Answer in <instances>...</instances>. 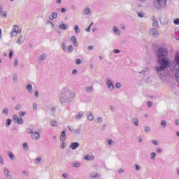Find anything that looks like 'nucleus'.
Instances as JSON below:
<instances>
[{
  "label": "nucleus",
  "instance_id": "f257e3e1",
  "mask_svg": "<svg viewBox=\"0 0 179 179\" xmlns=\"http://www.w3.org/2000/svg\"><path fill=\"white\" fill-rule=\"evenodd\" d=\"M156 59L158 65L155 68L159 79L164 80L169 72L167 69L171 66V61L169 58V50L164 48H159L156 50Z\"/></svg>",
  "mask_w": 179,
  "mask_h": 179
},
{
  "label": "nucleus",
  "instance_id": "f03ea898",
  "mask_svg": "<svg viewBox=\"0 0 179 179\" xmlns=\"http://www.w3.org/2000/svg\"><path fill=\"white\" fill-rule=\"evenodd\" d=\"M76 97L75 92L68 88H64L62 90V94L59 98V103L64 104V103H71L73 99Z\"/></svg>",
  "mask_w": 179,
  "mask_h": 179
},
{
  "label": "nucleus",
  "instance_id": "7ed1b4c3",
  "mask_svg": "<svg viewBox=\"0 0 179 179\" xmlns=\"http://www.w3.org/2000/svg\"><path fill=\"white\" fill-rule=\"evenodd\" d=\"M167 5V0H154V6L156 9H163Z\"/></svg>",
  "mask_w": 179,
  "mask_h": 179
},
{
  "label": "nucleus",
  "instance_id": "20e7f679",
  "mask_svg": "<svg viewBox=\"0 0 179 179\" xmlns=\"http://www.w3.org/2000/svg\"><path fill=\"white\" fill-rule=\"evenodd\" d=\"M106 86L108 90L110 92H113L114 90V82L113 81V79L110 78H106Z\"/></svg>",
  "mask_w": 179,
  "mask_h": 179
},
{
  "label": "nucleus",
  "instance_id": "39448f33",
  "mask_svg": "<svg viewBox=\"0 0 179 179\" xmlns=\"http://www.w3.org/2000/svg\"><path fill=\"white\" fill-rule=\"evenodd\" d=\"M29 134H31V138L32 139H35V141H38L41 138L40 133L38 131H33V130H31Z\"/></svg>",
  "mask_w": 179,
  "mask_h": 179
},
{
  "label": "nucleus",
  "instance_id": "423d86ee",
  "mask_svg": "<svg viewBox=\"0 0 179 179\" xmlns=\"http://www.w3.org/2000/svg\"><path fill=\"white\" fill-rule=\"evenodd\" d=\"M3 173L4 175L6 176V178L8 179H13V176L10 174V171H9V169L4 167L3 168Z\"/></svg>",
  "mask_w": 179,
  "mask_h": 179
},
{
  "label": "nucleus",
  "instance_id": "0eeeda50",
  "mask_svg": "<svg viewBox=\"0 0 179 179\" xmlns=\"http://www.w3.org/2000/svg\"><path fill=\"white\" fill-rule=\"evenodd\" d=\"M13 120L14 121V122H17L20 125H22V124H23V118L22 117H19V116H17V115H14L13 116Z\"/></svg>",
  "mask_w": 179,
  "mask_h": 179
},
{
  "label": "nucleus",
  "instance_id": "6e6552de",
  "mask_svg": "<svg viewBox=\"0 0 179 179\" xmlns=\"http://www.w3.org/2000/svg\"><path fill=\"white\" fill-rule=\"evenodd\" d=\"M149 33L150 36H152V37H159V36H160L159 34V30L156 29L155 28L151 29Z\"/></svg>",
  "mask_w": 179,
  "mask_h": 179
},
{
  "label": "nucleus",
  "instance_id": "1a4fd4ad",
  "mask_svg": "<svg viewBox=\"0 0 179 179\" xmlns=\"http://www.w3.org/2000/svg\"><path fill=\"white\" fill-rule=\"evenodd\" d=\"M45 58H47V54L43 53L38 57V64H42V62H44L45 61Z\"/></svg>",
  "mask_w": 179,
  "mask_h": 179
},
{
  "label": "nucleus",
  "instance_id": "9d476101",
  "mask_svg": "<svg viewBox=\"0 0 179 179\" xmlns=\"http://www.w3.org/2000/svg\"><path fill=\"white\" fill-rule=\"evenodd\" d=\"M58 27L59 29H60L61 30H64L66 31L68 28L69 26L67 24L64 23L63 22H60L58 24Z\"/></svg>",
  "mask_w": 179,
  "mask_h": 179
},
{
  "label": "nucleus",
  "instance_id": "9b49d317",
  "mask_svg": "<svg viewBox=\"0 0 179 179\" xmlns=\"http://www.w3.org/2000/svg\"><path fill=\"white\" fill-rule=\"evenodd\" d=\"M84 160H87V162L93 161L94 160V155L92 153L87 154L84 157Z\"/></svg>",
  "mask_w": 179,
  "mask_h": 179
},
{
  "label": "nucleus",
  "instance_id": "f8f14e48",
  "mask_svg": "<svg viewBox=\"0 0 179 179\" xmlns=\"http://www.w3.org/2000/svg\"><path fill=\"white\" fill-rule=\"evenodd\" d=\"M58 17V13L57 12H52L50 15L48 16L49 20H55Z\"/></svg>",
  "mask_w": 179,
  "mask_h": 179
},
{
  "label": "nucleus",
  "instance_id": "ddd939ff",
  "mask_svg": "<svg viewBox=\"0 0 179 179\" xmlns=\"http://www.w3.org/2000/svg\"><path fill=\"white\" fill-rule=\"evenodd\" d=\"M61 142H65L66 141V131L64 130L60 134Z\"/></svg>",
  "mask_w": 179,
  "mask_h": 179
},
{
  "label": "nucleus",
  "instance_id": "4468645a",
  "mask_svg": "<svg viewBox=\"0 0 179 179\" xmlns=\"http://www.w3.org/2000/svg\"><path fill=\"white\" fill-rule=\"evenodd\" d=\"M112 30L115 36H120L121 31H120V28H118V27L114 26Z\"/></svg>",
  "mask_w": 179,
  "mask_h": 179
},
{
  "label": "nucleus",
  "instance_id": "2eb2a0df",
  "mask_svg": "<svg viewBox=\"0 0 179 179\" xmlns=\"http://www.w3.org/2000/svg\"><path fill=\"white\" fill-rule=\"evenodd\" d=\"M84 113L83 111H79L77 115H76L75 116V120H76V121H79L80 120H82V117H83Z\"/></svg>",
  "mask_w": 179,
  "mask_h": 179
},
{
  "label": "nucleus",
  "instance_id": "dca6fc26",
  "mask_svg": "<svg viewBox=\"0 0 179 179\" xmlns=\"http://www.w3.org/2000/svg\"><path fill=\"white\" fill-rule=\"evenodd\" d=\"M24 40H26V36L21 35L17 41V43H18V44H20V45L21 44H23V43H24Z\"/></svg>",
  "mask_w": 179,
  "mask_h": 179
},
{
  "label": "nucleus",
  "instance_id": "f3484780",
  "mask_svg": "<svg viewBox=\"0 0 179 179\" xmlns=\"http://www.w3.org/2000/svg\"><path fill=\"white\" fill-rule=\"evenodd\" d=\"M79 143L74 142L70 145V148L71 149H73V150H76V149H78V148H79Z\"/></svg>",
  "mask_w": 179,
  "mask_h": 179
},
{
  "label": "nucleus",
  "instance_id": "a211bd4d",
  "mask_svg": "<svg viewBox=\"0 0 179 179\" xmlns=\"http://www.w3.org/2000/svg\"><path fill=\"white\" fill-rule=\"evenodd\" d=\"M87 118L89 121H93V120H94V116L93 115V113H92V111L87 112Z\"/></svg>",
  "mask_w": 179,
  "mask_h": 179
},
{
  "label": "nucleus",
  "instance_id": "6ab92c4d",
  "mask_svg": "<svg viewBox=\"0 0 179 179\" xmlns=\"http://www.w3.org/2000/svg\"><path fill=\"white\" fill-rule=\"evenodd\" d=\"M26 89L29 94L33 93V85H31V84L28 83L26 86Z\"/></svg>",
  "mask_w": 179,
  "mask_h": 179
},
{
  "label": "nucleus",
  "instance_id": "aec40b11",
  "mask_svg": "<svg viewBox=\"0 0 179 179\" xmlns=\"http://www.w3.org/2000/svg\"><path fill=\"white\" fill-rule=\"evenodd\" d=\"M152 19L153 21V22H152L153 27H157V26H159V21L157 20V19H156V17H155V16H153L152 17Z\"/></svg>",
  "mask_w": 179,
  "mask_h": 179
},
{
  "label": "nucleus",
  "instance_id": "412c9836",
  "mask_svg": "<svg viewBox=\"0 0 179 179\" xmlns=\"http://www.w3.org/2000/svg\"><path fill=\"white\" fill-rule=\"evenodd\" d=\"M90 177H91V178H100L101 175L100 173L93 172L90 173Z\"/></svg>",
  "mask_w": 179,
  "mask_h": 179
},
{
  "label": "nucleus",
  "instance_id": "4be33fe9",
  "mask_svg": "<svg viewBox=\"0 0 179 179\" xmlns=\"http://www.w3.org/2000/svg\"><path fill=\"white\" fill-rule=\"evenodd\" d=\"M131 122L133 125H135V127H138L139 126V120H138L137 117H134L132 119Z\"/></svg>",
  "mask_w": 179,
  "mask_h": 179
},
{
  "label": "nucleus",
  "instance_id": "5701e85b",
  "mask_svg": "<svg viewBox=\"0 0 179 179\" xmlns=\"http://www.w3.org/2000/svg\"><path fill=\"white\" fill-rule=\"evenodd\" d=\"M162 24H167L169 23V19L166 17H162L160 20Z\"/></svg>",
  "mask_w": 179,
  "mask_h": 179
},
{
  "label": "nucleus",
  "instance_id": "b1692460",
  "mask_svg": "<svg viewBox=\"0 0 179 179\" xmlns=\"http://www.w3.org/2000/svg\"><path fill=\"white\" fill-rule=\"evenodd\" d=\"M84 13L89 16V15H92V10H90V8L87 7L84 10Z\"/></svg>",
  "mask_w": 179,
  "mask_h": 179
},
{
  "label": "nucleus",
  "instance_id": "393cba45",
  "mask_svg": "<svg viewBox=\"0 0 179 179\" xmlns=\"http://www.w3.org/2000/svg\"><path fill=\"white\" fill-rule=\"evenodd\" d=\"M71 41L75 47H78V40L75 36H71Z\"/></svg>",
  "mask_w": 179,
  "mask_h": 179
},
{
  "label": "nucleus",
  "instance_id": "a878e982",
  "mask_svg": "<svg viewBox=\"0 0 179 179\" xmlns=\"http://www.w3.org/2000/svg\"><path fill=\"white\" fill-rule=\"evenodd\" d=\"M85 92L87 93H92V92H93V85L87 86L85 87Z\"/></svg>",
  "mask_w": 179,
  "mask_h": 179
},
{
  "label": "nucleus",
  "instance_id": "bb28decb",
  "mask_svg": "<svg viewBox=\"0 0 179 179\" xmlns=\"http://www.w3.org/2000/svg\"><path fill=\"white\" fill-rule=\"evenodd\" d=\"M150 160H156V156H157V154L155 152H150Z\"/></svg>",
  "mask_w": 179,
  "mask_h": 179
},
{
  "label": "nucleus",
  "instance_id": "cd10ccee",
  "mask_svg": "<svg viewBox=\"0 0 179 179\" xmlns=\"http://www.w3.org/2000/svg\"><path fill=\"white\" fill-rule=\"evenodd\" d=\"M82 129L80 127L74 129V133L76 135H80L82 134Z\"/></svg>",
  "mask_w": 179,
  "mask_h": 179
},
{
  "label": "nucleus",
  "instance_id": "c85d7f7f",
  "mask_svg": "<svg viewBox=\"0 0 179 179\" xmlns=\"http://www.w3.org/2000/svg\"><path fill=\"white\" fill-rule=\"evenodd\" d=\"M51 127H58V122L55 120H53L50 122Z\"/></svg>",
  "mask_w": 179,
  "mask_h": 179
},
{
  "label": "nucleus",
  "instance_id": "c756f323",
  "mask_svg": "<svg viewBox=\"0 0 179 179\" xmlns=\"http://www.w3.org/2000/svg\"><path fill=\"white\" fill-rule=\"evenodd\" d=\"M107 143H108V145H109V146H114V145H115L114 141H113V139H111V138H108L107 140Z\"/></svg>",
  "mask_w": 179,
  "mask_h": 179
},
{
  "label": "nucleus",
  "instance_id": "7c9ffc66",
  "mask_svg": "<svg viewBox=\"0 0 179 179\" xmlns=\"http://www.w3.org/2000/svg\"><path fill=\"white\" fill-rule=\"evenodd\" d=\"M12 31H15V32H16V33H20V32H19V26H17V25H14V26L13 27Z\"/></svg>",
  "mask_w": 179,
  "mask_h": 179
},
{
  "label": "nucleus",
  "instance_id": "2f4dec72",
  "mask_svg": "<svg viewBox=\"0 0 179 179\" xmlns=\"http://www.w3.org/2000/svg\"><path fill=\"white\" fill-rule=\"evenodd\" d=\"M13 83H17L19 82V80H17V74L13 75Z\"/></svg>",
  "mask_w": 179,
  "mask_h": 179
},
{
  "label": "nucleus",
  "instance_id": "473e14b6",
  "mask_svg": "<svg viewBox=\"0 0 179 179\" xmlns=\"http://www.w3.org/2000/svg\"><path fill=\"white\" fill-rule=\"evenodd\" d=\"M22 147L25 152H27L29 150V145H27V143H24L22 144Z\"/></svg>",
  "mask_w": 179,
  "mask_h": 179
},
{
  "label": "nucleus",
  "instance_id": "72a5a7b5",
  "mask_svg": "<svg viewBox=\"0 0 179 179\" xmlns=\"http://www.w3.org/2000/svg\"><path fill=\"white\" fill-rule=\"evenodd\" d=\"M73 50H74V48H73V45H70L67 48L68 52H72V51H73Z\"/></svg>",
  "mask_w": 179,
  "mask_h": 179
},
{
  "label": "nucleus",
  "instance_id": "f704fd0d",
  "mask_svg": "<svg viewBox=\"0 0 179 179\" xmlns=\"http://www.w3.org/2000/svg\"><path fill=\"white\" fill-rule=\"evenodd\" d=\"M161 126L162 127V128H166L167 127V122H166V120H162Z\"/></svg>",
  "mask_w": 179,
  "mask_h": 179
},
{
  "label": "nucleus",
  "instance_id": "c9c22d12",
  "mask_svg": "<svg viewBox=\"0 0 179 179\" xmlns=\"http://www.w3.org/2000/svg\"><path fill=\"white\" fill-rule=\"evenodd\" d=\"M8 156L10 157V160H15V155L12 152H9Z\"/></svg>",
  "mask_w": 179,
  "mask_h": 179
},
{
  "label": "nucleus",
  "instance_id": "e433bc0d",
  "mask_svg": "<svg viewBox=\"0 0 179 179\" xmlns=\"http://www.w3.org/2000/svg\"><path fill=\"white\" fill-rule=\"evenodd\" d=\"M71 166H72V167L79 168V167H80V163L76 162V163L72 164Z\"/></svg>",
  "mask_w": 179,
  "mask_h": 179
},
{
  "label": "nucleus",
  "instance_id": "4c0bfd02",
  "mask_svg": "<svg viewBox=\"0 0 179 179\" xmlns=\"http://www.w3.org/2000/svg\"><path fill=\"white\" fill-rule=\"evenodd\" d=\"M3 114H4V115H8V114H9V110H8V108L3 109Z\"/></svg>",
  "mask_w": 179,
  "mask_h": 179
},
{
  "label": "nucleus",
  "instance_id": "58836bf2",
  "mask_svg": "<svg viewBox=\"0 0 179 179\" xmlns=\"http://www.w3.org/2000/svg\"><path fill=\"white\" fill-rule=\"evenodd\" d=\"M75 31L76 34H79V33H80V29H79V26L78 25L75 26Z\"/></svg>",
  "mask_w": 179,
  "mask_h": 179
},
{
  "label": "nucleus",
  "instance_id": "ea45409f",
  "mask_svg": "<svg viewBox=\"0 0 179 179\" xmlns=\"http://www.w3.org/2000/svg\"><path fill=\"white\" fill-rule=\"evenodd\" d=\"M12 124V120L11 119H7L6 123V127H9Z\"/></svg>",
  "mask_w": 179,
  "mask_h": 179
},
{
  "label": "nucleus",
  "instance_id": "a19ab883",
  "mask_svg": "<svg viewBox=\"0 0 179 179\" xmlns=\"http://www.w3.org/2000/svg\"><path fill=\"white\" fill-rule=\"evenodd\" d=\"M65 146H66V143H65V141H62V143H60V148L65 149Z\"/></svg>",
  "mask_w": 179,
  "mask_h": 179
},
{
  "label": "nucleus",
  "instance_id": "79ce46f5",
  "mask_svg": "<svg viewBox=\"0 0 179 179\" xmlns=\"http://www.w3.org/2000/svg\"><path fill=\"white\" fill-rule=\"evenodd\" d=\"M46 24H50L51 26V27H52V29H54V27H55V25L54 24V23H52V22L48 20L46 21Z\"/></svg>",
  "mask_w": 179,
  "mask_h": 179
},
{
  "label": "nucleus",
  "instance_id": "37998d69",
  "mask_svg": "<svg viewBox=\"0 0 179 179\" xmlns=\"http://www.w3.org/2000/svg\"><path fill=\"white\" fill-rule=\"evenodd\" d=\"M20 108H22V105L20 103L17 104L15 107V110H16V111H19Z\"/></svg>",
  "mask_w": 179,
  "mask_h": 179
},
{
  "label": "nucleus",
  "instance_id": "c03bdc74",
  "mask_svg": "<svg viewBox=\"0 0 179 179\" xmlns=\"http://www.w3.org/2000/svg\"><path fill=\"white\" fill-rule=\"evenodd\" d=\"M41 163V157H38L35 159L36 164H40Z\"/></svg>",
  "mask_w": 179,
  "mask_h": 179
},
{
  "label": "nucleus",
  "instance_id": "a18cd8bd",
  "mask_svg": "<svg viewBox=\"0 0 179 179\" xmlns=\"http://www.w3.org/2000/svg\"><path fill=\"white\" fill-rule=\"evenodd\" d=\"M18 33L19 32H15V31H12L10 33V36H11L12 38H13V37H16V36H17Z\"/></svg>",
  "mask_w": 179,
  "mask_h": 179
},
{
  "label": "nucleus",
  "instance_id": "49530a36",
  "mask_svg": "<svg viewBox=\"0 0 179 179\" xmlns=\"http://www.w3.org/2000/svg\"><path fill=\"white\" fill-rule=\"evenodd\" d=\"M14 66H15V68H16V67H17L18 66V65H19V62L17 61V59H15V60H14Z\"/></svg>",
  "mask_w": 179,
  "mask_h": 179
},
{
  "label": "nucleus",
  "instance_id": "de8ad7c7",
  "mask_svg": "<svg viewBox=\"0 0 179 179\" xmlns=\"http://www.w3.org/2000/svg\"><path fill=\"white\" fill-rule=\"evenodd\" d=\"M144 131H145V132H150V131H151L150 127L145 126L144 127Z\"/></svg>",
  "mask_w": 179,
  "mask_h": 179
},
{
  "label": "nucleus",
  "instance_id": "09e8293b",
  "mask_svg": "<svg viewBox=\"0 0 179 179\" xmlns=\"http://www.w3.org/2000/svg\"><path fill=\"white\" fill-rule=\"evenodd\" d=\"M134 169L136 171H139V170H141V166L138 164H134Z\"/></svg>",
  "mask_w": 179,
  "mask_h": 179
},
{
  "label": "nucleus",
  "instance_id": "8fccbe9b",
  "mask_svg": "<svg viewBox=\"0 0 179 179\" xmlns=\"http://www.w3.org/2000/svg\"><path fill=\"white\" fill-rule=\"evenodd\" d=\"M68 129H69V131H71L72 132V134H74V132H75V129H73V127H72L71 126H69V127H68Z\"/></svg>",
  "mask_w": 179,
  "mask_h": 179
},
{
  "label": "nucleus",
  "instance_id": "3c124183",
  "mask_svg": "<svg viewBox=\"0 0 179 179\" xmlns=\"http://www.w3.org/2000/svg\"><path fill=\"white\" fill-rule=\"evenodd\" d=\"M115 88L116 89H121V83H116Z\"/></svg>",
  "mask_w": 179,
  "mask_h": 179
},
{
  "label": "nucleus",
  "instance_id": "603ef678",
  "mask_svg": "<svg viewBox=\"0 0 179 179\" xmlns=\"http://www.w3.org/2000/svg\"><path fill=\"white\" fill-rule=\"evenodd\" d=\"M137 15L139 17H143V16H145V13H143V12L137 13Z\"/></svg>",
  "mask_w": 179,
  "mask_h": 179
},
{
  "label": "nucleus",
  "instance_id": "864d4df0",
  "mask_svg": "<svg viewBox=\"0 0 179 179\" xmlns=\"http://www.w3.org/2000/svg\"><path fill=\"white\" fill-rule=\"evenodd\" d=\"M76 65H80V64H82V60L80 59H77L76 60Z\"/></svg>",
  "mask_w": 179,
  "mask_h": 179
},
{
  "label": "nucleus",
  "instance_id": "5fc2aeb1",
  "mask_svg": "<svg viewBox=\"0 0 179 179\" xmlns=\"http://www.w3.org/2000/svg\"><path fill=\"white\" fill-rule=\"evenodd\" d=\"M22 174L26 177H29V172H27V171H22Z\"/></svg>",
  "mask_w": 179,
  "mask_h": 179
},
{
  "label": "nucleus",
  "instance_id": "6e6d98bb",
  "mask_svg": "<svg viewBox=\"0 0 179 179\" xmlns=\"http://www.w3.org/2000/svg\"><path fill=\"white\" fill-rule=\"evenodd\" d=\"M148 71H149V68L146 67L143 71H141L140 73H146V72H148Z\"/></svg>",
  "mask_w": 179,
  "mask_h": 179
},
{
  "label": "nucleus",
  "instance_id": "4d7b16f0",
  "mask_svg": "<svg viewBox=\"0 0 179 179\" xmlns=\"http://www.w3.org/2000/svg\"><path fill=\"white\" fill-rule=\"evenodd\" d=\"M62 48L63 51H66V45H65V43L62 44Z\"/></svg>",
  "mask_w": 179,
  "mask_h": 179
},
{
  "label": "nucleus",
  "instance_id": "13d9d810",
  "mask_svg": "<svg viewBox=\"0 0 179 179\" xmlns=\"http://www.w3.org/2000/svg\"><path fill=\"white\" fill-rule=\"evenodd\" d=\"M0 164L2 165L5 164V162L3 161V157H2V156H0Z\"/></svg>",
  "mask_w": 179,
  "mask_h": 179
},
{
  "label": "nucleus",
  "instance_id": "bf43d9fd",
  "mask_svg": "<svg viewBox=\"0 0 179 179\" xmlns=\"http://www.w3.org/2000/svg\"><path fill=\"white\" fill-rule=\"evenodd\" d=\"M117 172L120 173V174H121V173H125V171L124 170V169H119L118 170H117Z\"/></svg>",
  "mask_w": 179,
  "mask_h": 179
},
{
  "label": "nucleus",
  "instance_id": "052dcab7",
  "mask_svg": "<svg viewBox=\"0 0 179 179\" xmlns=\"http://www.w3.org/2000/svg\"><path fill=\"white\" fill-rule=\"evenodd\" d=\"M97 122H99V124H101V122H103V118L101 117H99L97 118Z\"/></svg>",
  "mask_w": 179,
  "mask_h": 179
},
{
  "label": "nucleus",
  "instance_id": "680f3d73",
  "mask_svg": "<svg viewBox=\"0 0 179 179\" xmlns=\"http://www.w3.org/2000/svg\"><path fill=\"white\" fill-rule=\"evenodd\" d=\"M143 141V139L142 138V136H138V142L139 143H142V142Z\"/></svg>",
  "mask_w": 179,
  "mask_h": 179
},
{
  "label": "nucleus",
  "instance_id": "e2e57ef3",
  "mask_svg": "<svg viewBox=\"0 0 179 179\" xmlns=\"http://www.w3.org/2000/svg\"><path fill=\"white\" fill-rule=\"evenodd\" d=\"M174 24L179 25V18L175 19L173 20Z\"/></svg>",
  "mask_w": 179,
  "mask_h": 179
},
{
  "label": "nucleus",
  "instance_id": "0e129e2a",
  "mask_svg": "<svg viewBox=\"0 0 179 179\" xmlns=\"http://www.w3.org/2000/svg\"><path fill=\"white\" fill-rule=\"evenodd\" d=\"M0 15H1V16H3V17H6V12H5V11H1L0 13Z\"/></svg>",
  "mask_w": 179,
  "mask_h": 179
},
{
  "label": "nucleus",
  "instance_id": "69168bd1",
  "mask_svg": "<svg viewBox=\"0 0 179 179\" xmlns=\"http://www.w3.org/2000/svg\"><path fill=\"white\" fill-rule=\"evenodd\" d=\"M71 8L72 10H76V9H77L76 5H75V4L71 5Z\"/></svg>",
  "mask_w": 179,
  "mask_h": 179
},
{
  "label": "nucleus",
  "instance_id": "338daca9",
  "mask_svg": "<svg viewBox=\"0 0 179 179\" xmlns=\"http://www.w3.org/2000/svg\"><path fill=\"white\" fill-rule=\"evenodd\" d=\"M147 106L148 107H152V106H153V103H152V101H150L147 103Z\"/></svg>",
  "mask_w": 179,
  "mask_h": 179
},
{
  "label": "nucleus",
  "instance_id": "774afa93",
  "mask_svg": "<svg viewBox=\"0 0 179 179\" xmlns=\"http://www.w3.org/2000/svg\"><path fill=\"white\" fill-rule=\"evenodd\" d=\"M33 108H34V111L37 110V103H34L33 104Z\"/></svg>",
  "mask_w": 179,
  "mask_h": 179
}]
</instances>
